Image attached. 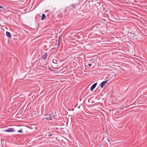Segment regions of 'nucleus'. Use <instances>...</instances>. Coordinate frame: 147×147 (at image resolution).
<instances>
[{"mask_svg":"<svg viewBox=\"0 0 147 147\" xmlns=\"http://www.w3.org/2000/svg\"><path fill=\"white\" fill-rule=\"evenodd\" d=\"M70 6H71L73 9H75L76 7V5L74 4H72Z\"/></svg>","mask_w":147,"mask_h":147,"instance_id":"nucleus-9","label":"nucleus"},{"mask_svg":"<svg viewBox=\"0 0 147 147\" xmlns=\"http://www.w3.org/2000/svg\"><path fill=\"white\" fill-rule=\"evenodd\" d=\"M51 115L50 114L47 115L44 118V119H46L47 120H52V117Z\"/></svg>","mask_w":147,"mask_h":147,"instance_id":"nucleus-3","label":"nucleus"},{"mask_svg":"<svg viewBox=\"0 0 147 147\" xmlns=\"http://www.w3.org/2000/svg\"><path fill=\"white\" fill-rule=\"evenodd\" d=\"M48 55V54L47 53V52L45 53V54L42 55V59L43 60H45L47 57Z\"/></svg>","mask_w":147,"mask_h":147,"instance_id":"nucleus-5","label":"nucleus"},{"mask_svg":"<svg viewBox=\"0 0 147 147\" xmlns=\"http://www.w3.org/2000/svg\"><path fill=\"white\" fill-rule=\"evenodd\" d=\"M97 83H96L92 85V86H91L90 88V90L91 91H92L95 88L97 85Z\"/></svg>","mask_w":147,"mask_h":147,"instance_id":"nucleus-6","label":"nucleus"},{"mask_svg":"<svg viewBox=\"0 0 147 147\" xmlns=\"http://www.w3.org/2000/svg\"><path fill=\"white\" fill-rule=\"evenodd\" d=\"M80 106H79V107H78V108H80Z\"/></svg>","mask_w":147,"mask_h":147,"instance_id":"nucleus-16","label":"nucleus"},{"mask_svg":"<svg viewBox=\"0 0 147 147\" xmlns=\"http://www.w3.org/2000/svg\"><path fill=\"white\" fill-rule=\"evenodd\" d=\"M18 132L19 133H22L23 132V131L21 130H20L18 131Z\"/></svg>","mask_w":147,"mask_h":147,"instance_id":"nucleus-10","label":"nucleus"},{"mask_svg":"<svg viewBox=\"0 0 147 147\" xmlns=\"http://www.w3.org/2000/svg\"><path fill=\"white\" fill-rule=\"evenodd\" d=\"M2 10L1 9H0V11H1Z\"/></svg>","mask_w":147,"mask_h":147,"instance_id":"nucleus-17","label":"nucleus"},{"mask_svg":"<svg viewBox=\"0 0 147 147\" xmlns=\"http://www.w3.org/2000/svg\"><path fill=\"white\" fill-rule=\"evenodd\" d=\"M15 131V130L13 128H9L5 130L4 131L7 132H13Z\"/></svg>","mask_w":147,"mask_h":147,"instance_id":"nucleus-1","label":"nucleus"},{"mask_svg":"<svg viewBox=\"0 0 147 147\" xmlns=\"http://www.w3.org/2000/svg\"><path fill=\"white\" fill-rule=\"evenodd\" d=\"M0 8L3 9V7H2V6L0 5Z\"/></svg>","mask_w":147,"mask_h":147,"instance_id":"nucleus-13","label":"nucleus"},{"mask_svg":"<svg viewBox=\"0 0 147 147\" xmlns=\"http://www.w3.org/2000/svg\"><path fill=\"white\" fill-rule=\"evenodd\" d=\"M135 35V34H134L133 36H134Z\"/></svg>","mask_w":147,"mask_h":147,"instance_id":"nucleus-15","label":"nucleus"},{"mask_svg":"<svg viewBox=\"0 0 147 147\" xmlns=\"http://www.w3.org/2000/svg\"><path fill=\"white\" fill-rule=\"evenodd\" d=\"M6 35L7 36L8 38H11V35L10 33L8 32L7 31L6 32Z\"/></svg>","mask_w":147,"mask_h":147,"instance_id":"nucleus-7","label":"nucleus"},{"mask_svg":"<svg viewBox=\"0 0 147 147\" xmlns=\"http://www.w3.org/2000/svg\"><path fill=\"white\" fill-rule=\"evenodd\" d=\"M56 116V115H53V117L54 118Z\"/></svg>","mask_w":147,"mask_h":147,"instance_id":"nucleus-11","label":"nucleus"},{"mask_svg":"<svg viewBox=\"0 0 147 147\" xmlns=\"http://www.w3.org/2000/svg\"><path fill=\"white\" fill-rule=\"evenodd\" d=\"M60 61L57 59H53V62L54 63L56 64H58L59 63V62Z\"/></svg>","mask_w":147,"mask_h":147,"instance_id":"nucleus-4","label":"nucleus"},{"mask_svg":"<svg viewBox=\"0 0 147 147\" xmlns=\"http://www.w3.org/2000/svg\"><path fill=\"white\" fill-rule=\"evenodd\" d=\"M135 35V34H134L133 36H134Z\"/></svg>","mask_w":147,"mask_h":147,"instance_id":"nucleus-14","label":"nucleus"},{"mask_svg":"<svg viewBox=\"0 0 147 147\" xmlns=\"http://www.w3.org/2000/svg\"><path fill=\"white\" fill-rule=\"evenodd\" d=\"M109 80H106L105 81H104L102 82L100 84V86L101 88H102L108 82V81Z\"/></svg>","mask_w":147,"mask_h":147,"instance_id":"nucleus-2","label":"nucleus"},{"mask_svg":"<svg viewBox=\"0 0 147 147\" xmlns=\"http://www.w3.org/2000/svg\"><path fill=\"white\" fill-rule=\"evenodd\" d=\"M88 65L89 66H91L92 65V64H88Z\"/></svg>","mask_w":147,"mask_h":147,"instance_id":"nucleus-12","label":"nucleus"},{"mask_svg":"<svg viewBox=\"0 0 147 147\" xmlns=\"http://www.w3.org/2000/svg\"><path fill=\"white\" fill-rule=\"evenodd\" d=\"M46 16L45 14H43L42 16L41 20H43L45 18Z\"/></svg>","mask_w":147,"mask_h":147,"instance_id":"nucleus-8","label":"nucleus"}]
</instances>
